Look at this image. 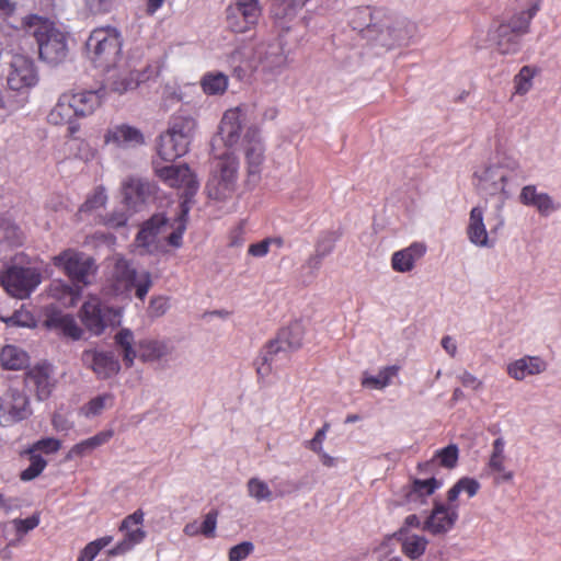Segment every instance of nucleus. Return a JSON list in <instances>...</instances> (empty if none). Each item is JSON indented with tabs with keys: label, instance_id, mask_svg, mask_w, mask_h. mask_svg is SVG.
Returning a JSON list of instances; mask_svg holds the SVG:
<instances>
[{
	"label": "nucleus",
	"instance_id": "12",
	"mask_svg": "<svg viewBox=\"0 0 561 561\" xmlns=\"http://www.w3.org/2000/svg\"><path fill=\"white\" fill-rule=\"evenodd\" d=\"M239 161L236 157L227 154L217 163V172L208 183L209 196L224 201L232 196L237 188Z\"/></svg>",
	"mask_w": 561,
	"mask_h": 561
},
{
	"label": "nucleus",
	"instance_id": "19",
	"mask_svg": "<svg viewBox=\"0 0 561 561\" xmlns=\"http://www.w3.org/2000/svg\"><path fill=\"white\" fill-rule=\"evenodd\" d=\"M261 70L272 77L278 76L287 66V56L280 42L262 43L255 49Z\"/></svg>",
	"mask_w": 561,
	"mask_h": 561
},
{
	"label": "nucleus",
	"instance_id": "35",
	"mask_svg": "<svg viewBox=\"0 0 561 561\" xmlns=\"http://www.w3.org/2000/svg\"><path fill=\"white\" fill-rule=\"evenodd\" d=\"M397 539L401 543L402 553L411 560L421 558L428 545L425 536L412 534L407 529H399Z\"/></svg>",
	"mask_w": 561,
	"mask_h": 561
},
{
	"label": "nucleus",
	"instance_id": "58",
	"mask_svg": "<svg viewBox=\"0 0 561 561\" xmlns=\"http://www.w3.org/2000/svg\"><path fill=\"white\" fill-rule=\"evenodd\" d=\"M217 526V512L210 511L206 514L199 531L207 538H213L215 536V530Z\"/></svg>",
	"mask_w": 561,
	"mask_h": 561
},
{
	"label": "nucleus",
	"instance_id": "55",
	"mask_svg": "<svg viewBox=\"0 0 561 561\" xmlns=\"http://www.w3.org/2000/svg\"><path fill=\"white\" fill-rule=\"evenodd\" d=\"M130 213L125 209H114L110 216H107V228L125 229L129 220Z\"/></svg>",
	"mask_w": 561,
	"mask_h": 561
},
{
	"label": "nucleus",
	"instance_id": "49",
	"mask_svg": "<svg viewBox=\"0 0 561 561\" xmlns=\"http://www.w3.org/2000/svg\"><path fill=\"white\" fill-rule=\"evenodd\" d=\"M46 466L47 461L41 455L30 453V466L21 472V480L31 481L35 479L43 472Z\"/></svg>",
	"mask_w": 561,
	"mask_h": 561
},
{
	"label": "nucleus",
	"instance_id": "28",
	"mask_svg": "<svg viewBox=\"0 0 561 561\" xmlns=\"http://www.w3.org/2000/svg\"><path fill=\"white\" fill-rule=\"evenodd\" d=\"M26 386L34 390L38 400L47 399L53 390L49 367L47 365H36L25 375Z\"/></svg>",
	"mask_w": 561,
	"mask_h": 561
},
{
	"label": "nucleus",
	"instance_id": "44",
	"mask_svg": "<svg viewBox=\"0 0 561 561\" xmlns=\"http://www.w3.org/2000/svg\"><path fill=\"white\" fill-rule=\"evenodd\" d=\"M105 442V433L100 432L93 437L84 439L73 445L67 454V459H73L77 457H84L90 455L95 448L103 445Z\"/></svg>",
	"mask_w": 561,
	"mask_h": 561
},
{
	"label": "nucleus",
	"instance_id": "41",
	"mask_svg": "<svg viewBox=\"0 0 561 561\" xmlns=\"http://www.w3.org/2000/svg\"><path fill=\"white\" fill-rule=\"evenodd\" d=\"M114 141L119 146H130L142 144V134L130 126H117L115 130L107 131V144Z\"/></svg>",
	"mask_w": 561,
	"mask_h": 561
},
{
	"label": "nucleus",
	"instance_id": "36",
	"mask_svg": "<svg viewBox=\"0 0 561 561\" xmlns=\"http://www.w3.org/2000/svg\"><path fill=\"white\" fill-rule=\"evenodd\" d=\"M69 98L73 104L78 117L87 116L94 113L102 104L103 90L82 91L78 93H69Z\"/></svg>",
	"mask_w": 561,
	"mask_h": 561
},
{
	"label": "nucleus",
	"instance_id": "47",
	"mask_svg": "<svg viewBox=\"0 0 561 561\" xmlns=\"http://www.w3.org/2000/svg\"><path fill=\"white\" fill-rule=\"evenodd\" d=\"M82 362L91 368L99 378L105 377V353L96 350H87L82 353Z\"/></svg>",
	"mask_w": 561,
	"mask_h": 561
},
{
	"label": "nucleus",
	"instance_id": "26",
	"mask_svg": "<svg viewBox=\"0 0 561 561\" xmlns=\"http://www.w3.org/2000/svg\"><path fill=\"white\" fill-rule=\"evenodd\" d=\"M547 369V363L540 356L526 355L507 365V374L515 380H524L528 376L539 375Z\"/></svg>",
	"mask_w": 561,
	"mask_h": 561
},
{
	"label": "nucleus",
	"instance_id": "48",
	"mask_svg": "<svg viewBox=\"0 0 561 561\" xmlns=\"http://www.w3.org/2000/svg\"><path fill=\"white\" fill-rule=\"evenodd\" d=\"M433 458L435 459V462L437 461L442 467L453 469L456 467L459 458L458 446L449 444L448 446L436 450Z\"/></svg>",
	"mask_w": 561,
	"mask_h": 561
},
{
	"label": "nucleus",
	"instance_id": "34",
	"mask_svg": "<svg viewBox=\"0 0 561 561\" xmlns=\"http://www.w3.org/2000/svg\"><path fill=\"white\" fill-rule=\"evenodd\" d=\"M44 324L48 329L58 330L64 336L72 340L81 339L82 330L71 314L51 311L47 314Z\"/></svg>",
	"mask_w": 561,
	"mask_h": 561
},
{
	"label": "nucleus",
	"instance_id": "18",
	"mask_svg": "<svg viewBox=\"0 0 561 561\" xmlns=\"http://www.w3.org/2000/svg\"><path fill=\"white\" fill-rule=\"evenodd\" d=\"M158 186L148 179L130 176L122 183L123 203L133 211L154 198Z\"/></svg>",
	"mask_w": 561,
	"mask_h": 561
},
{
	"label": "nucleus",
	"instance_id": "64",
	"mask_svg": "<svg viewBox=\"0 0 561 561\" xmlns=\"http://www.w3.org/2000/svg\"><path fill=\"white\" fill-rule=\"evenodd\" d=\"M123 317V308H112L107 306V327H119Z\"/></svg>",
	"mask_w": 561,
	"mask_h": 561
},
{
	"label": "nucleus",
	"instance_id": "50",
	"mask_svg": "<svg viewBox=\"0 0 561 561\" xmlns=\"http://www.w3.org/2000/svg\"><path fill=\"white\" fill-rule=\"evenodd\" d=\"M0 319L9 327L31 328L35 325L33 314L23 308L15 310L10 317H1Z\"/></svg>",
	"mask_w": 561,
	"mask_h": 561
},
{
	"label": "nucleus",
	"instance_id": "42",
	"mask_svg": "<svg viewBox=\"0 0 561 561\" xmlns=\"http://www.w3.org/2000/svg\"><path fill=\"white\" fill-rule=\"evenodd\" d=\"M400 367L397 365L381 368L376 376L365 374L362 386L366 388L383 389L391 385L392 378L399 374Z\"/></svg>",
	"mask_w": 561,
	"mask_h": 561
},
{
	"label": "nucleus",
	"instance_id": "14",
	"mask_svg": "<svg viewBox=\"0 0 561 561\" xmlns=\"http://www.w3.org/2000/svg\"><path fill=\"white\" fill-rule=\"evenodd\" d=\"M144 512L137 510L123 519L121 530L125 531L124 538L114 547L107 549L108 556L125 554L144 541L146 531L140 527L144 523Z\"/></svg>",
	"mask_w": 561,
	"mask_h": 561
},
{
	"label": "nucleus",
	"instance_id": "56",
	"mask_svg": "<svg viewBox=\"0 0 561 561\" xmlns=\"http://www.w3.org/2000/svg\"><path fill=\"white\" fill-rule=\"evenodd\" d=\"M61 447V443L57 438L47 437L39 439L36 442L33 447L30 449V453H35L36 450L43 451L45 454H54L57 453Z\"/></svg>",
	"mask_w": 561,
	"mask_h": 561
},
{
	"label": "nucleus",
	"instance_id": "4",
	"mask_svg": "<svg viewBox=\"0 0 561 561\" xmlns=\"http://www.w3.org/2000/svg\"><path fill=\"white\" fill-rule=\"evenodd\" d=\"M122 47L123 37L121 32L117 28L107 25V54L112 51L114 55L112 65L107 64V72L111 68L121 70L124 73L128 72L127 76L113 80L112 82V90L119 94L135 90L141 83L157 78L161 72L160 61L148 64L144 70L133 72L130 70L131 65L123 55Z\"/></svg>",
	"mask_w": 561,
	"mask_h": 561
},
{
	"label": "nucleus",
	"instance_id": "17",
	"mask_svg": "<svg viewBox=\"0 0 561 561\" xmlns=\"http://www.w3.org/2000/svg\"><path fill=\"white\" fill-rule=\"evenodd\" d=\"M156 174L170 187H183L185 190V197L183 201H187L190 206L191 197L196 193L198 183L188 168L187 164H170L165 167L156 165Z\"/></svg>",
	"mask_w": 561,
	"mask_h": 561
},
{
	"label": "nucleus",
	"instance_id": "6",
	"mask_svg": "<svg viewBox=\"0 0 561 561\" xmlns=\"http://www.w3.org/2000/svg\"><path fill=\"white\" fill-rule=\"evenodd\" d=\"M22 25L26 33L35 37L43 60L58 64L67 57V37L48 19L30 14L23 19Z\"/></svg>",
	"mask_w": 561,
	"mask_h": 561
},
{
	"label": "nucleus",
	"instance_id": "20",
	"mask_svg": "<svg viewBox=\"0 0 561 561\" xmlns=\"http://www.w3.org/2000/svg\"><path fill=\"white\" fill-rule=\"evenodd\" d=\"M458 519L457 505L435 502L431 514L423 523V530L434 536L450 531Z\"/></svg>",
	"mask_w": 561,
	"mask_h": 561
},
{
	"label": "nucleus",
	"instance_id": "57",
	"mask_svg": "<svg viewBox=\"0 0 561 561\" xmlns=\"http://www.w3.org/2000/svg\"><path fill=\"white\" fill-rule=\"evenodd\" d=\"M105 398L103 396H98L90 400L84 407L81 408V412L87 416H95L100 414L104 408Z\"/></svg>",
	"mask_w": 561,
	"mask_h": 561
},
{
	"label": "nucleus",
	"instance_id": "60",
	"mask_svg": "<svg viewBox=\"0 0 561 561\" xmlns=\"http://www.w3.org/2000/svg\"><path fill=\"white\" fill-rule=\"evenodd\" d=\"M169 309L168 299L164 297H154L150 300L148 311L152 317H161Z\"/></svg>",
	"mask_w": 561,
	"mask_h": 561
},
{
	"label": "nucleus",
	"instance_id": "16",
	"mask_svg": "<svg viewBox=\"0 0 561 561\" xmlns=\"http://www.w3.org/2000/svg\"><path fill=\"white\" fill-rule=\"evenodd\" d=\"M37 80L33 59L21 54L13 55L7 78L8 87L13 91H22L34 87Z\"/></svg>",
	"mask_w": 561,
	"mask_h": 561
},
{
	"label": "nucleus",
	"instance_id": "23",
	"mask_svg": "<svg viewBox=\"0 0 561 561\" xmlns=\"http://www.w3.org/2000/svg\"><path fill=\"white\" fill-rule=\"evenodd\" d=\"M78 117L73 104L69 98V93L59 96L55 106L50 110L47 121L53 125H68L67 131L69 136H75L79 130V125L73 121Z\"/></svg>",
	"mask_w": 561,
	"mask_h": 561
},
{
	"label": "nucleus",
	"instance_id": "46",
	"mask_svg": "<svg viewBox=\"0 0 561 561\" xmlns=\"http://www.w3.org/2000/svg\"><path fill=\"white\" fill-rule=\"evenodd\" d=\"M248 495L257 502L272 501L273 492L268 484L260 478L253 477L247 482Z\"/></svg>",
	"mask_w": 561,
	"mask_h": 561
},
{
	"label": "nucleus",
	"instance_id": "43",
	"mask_svg": "<svg viewBox=\"0 0 561 561\" xmlns=\"http://www.w3.org/2000/svg\"><path fill=\"white\" fill-rule=\"evenodd\" d=\"M0 240L5 241L11 247L21 245L23 241L22 231L8 214L0 215Z\"/></svg>",
	"mask_w": 561,
	"mask_h": 561
},
{
	"label": "nucleus",
	"instance_id": "62",
	"mask_svg": "<svg viewBox=\"0 0 561 561\" xmlns=\"http://www.w3.org/2000/svg\"><path fill=\"white\" fill-rule=\"evenodd\" d=\"M268 251L270 241L267 240V238L260 242L252 243L248 249V253L255 257H263L268 253Z\"/></svg>",
	"mask_w": 561,
	"mask_h": 561
},
{
	"label": "nucleus",
	"instance_id": "63",
	"mask_svg": "<svg viewBox=\"0 0 561 561\" xmlns=\"http://www.w3.org/2000/svg\"><path fill=\"white\" fill-rule=\"evenodd\" d=\"M458 378L463 387L470 388L472 390H479L483 385L479 378L469 371H463L461 375H459Z\"/></svg>",
	"mask_w": 561,
	"mask_h": 561
},
{
	"label": "nucleus",
	"instance_id": "45",
	"mask_svg": "<svg viewBox=\"0 0 561 561\" xmlns=\"http://www.w3.org/2000/svg\"><path fill=\"white\" fill-rule=\"evenodd\" d=\"M538 68L534 66H524L514 77L515 94L525 95L533 88V80L538 73Z\"/></svg>",
	"mask_w": 561,
	"mask_h": 561
},
{
	"label": "nucleus",
	"instance_id": "32",
	"mask_svg": "<svg viewBox=\"0 0 561 561\" xmlns=\"http://www.w3.org/2000/svg\"><path fill=\"white\" fill-rule=\"evenodd\" d=\"M113 344L115 352L122 356L125 367L130 368L137 357L134 332L130 329L121 328L113 335Z\"/></svg>",
	"mask_w": 561,
	"mask_h": 561
},
{
	"label": "nucleus",
	"instance_id": "8",
	"mask_svg": "<svg viewBox=\"0 0 561 561\" xmlns=\"http://www.w3.org/2000/svg\"><path fill=\"white\" fill-rule=\"evenodd\" d=\"M152 286L151 274L147 271L137 273L133 263L127 259L119 256L115 260L107 295L121 296L124 300L131 299V291L135 289V296L144 301Z\"/></svg>",
	"mask_w": 561,
	"mask_h": 561
},
{
	"label": "nucleus",
	"instance_id": "31",
	"mask_svg": "<svg viewBox=\"0 0 561 561\" xmlns=\"http://www.w3.org/2000/svg\"><path fill=\"white\" fill-rule=\"evenodd\" d=\"M505 440L503 437H497L492 444V453L488 462L490 471L496 473V483L508 482L514 477L512 471L505 469Z\"/></svg>",
	"mask_w": 561,
	"mask_h": 561
},
{
	"label": "nucleus",
	"instance_id": "37",
	"mask_svg": "<svg viewBox=\"0 0 561 561\" xmlns=\"http://www.w3.org/2000/svg\"><path fill=\"white\" fill-rule=\"evenodd\" d=\"M140 358L144 362H157L169 356L173 345L167 340L145 339L138 343Z\"/></svg>",
	"mask_w": 561,
	"mask_h": 561
},
{
	"label": "nucleus",
	"instance_id": "39",
	"mask_svg": "<svg viewBox=\"0 0 561 561\" xmlns=\"http://www.w3.org/2000/svg\"><path fill=\"white\" fill-rule=\"evenodd\" d=\"M0 364L5 370H21L28 365V355L15 345H4L0 352Z\"/></svg>",
	"mask_w": 561,
	"mask_h": 561
},
{
	"label": "nucleus",
	"instance_id": "51",
	"mask_svg": "<svg viewBox=\"0 0 561 561\" xmlns=\"http://www.w3.org/2000/svg\"><path fill=\"white\" fill-rule=\"evenodd\" d=\"M336 240L337 237L334 232L322 233L317 241L314 252L318 253V256H328L333 252Z\"/></svg>",
	"mask_w": 561,
	"mask_h": 561
},
{
	"label": "nucleus",
	"instance_id": "1",
	"mask_svg": "<svg viewBox=\"0 0 561 561\" xmlns=\"http://www.w3.org/2000/svg\"><path fill=\"white\" fill-rule=\"evenodd\" d=\"M525 178L519 161L511 156H497L474 171L473 184L477 191L484 196L500 197L496 215L488 219L491 233H496L504 226L502 207Z\"/></svg>",
	"mask_w": 561,
	"mask_h": 561
},
{
	"label": "nucleus",
	"instance_id": "13",
	"mask_svg": "<svg viewBox=\"0 0 561 561\" xmlns=\"http://www.w3.org/2000/svg\"><path fill=\"white\" fill-rule=\"evenodd\" d=\"M243 151L247 164V185L255 187L261 181L263 164L265 161V147L259 129L250 128L244 135Z\"/></svg>",
	"mask_w": 561,
	"mask_h": 561
},
{
	"label": "nucleus",
	"instance_id": "10",
	"mask_svg": "<svg viewBox=\"0 0 561 561\" xmlns=\"http://www.w3.org/2000/svg\"><path fill=\"white\" fill-rule=\"evenodd\" d=\"M263 8L260 0H232L226 8V24L229 31L243 34L253 30Z\"/></svg>",
	"mask_w": 561,
	"mask_h": 561
},
{
	"label": "nucleus",
	"instance_id": "25",
	"mask_svg": "<svg viewBox=\"0 0 561 561\" xmlns=\"http://www.w3.org/2000/svg\"><path fill=\"white\" fill-rule=\"evenodd\" d=\"M426 245L423 242H413L409 247L396 251L391 256V267L399 273H407L414 268L416 261L426 253Z\"/></svg>",
	"mask_w": 561,
	"mask_h": 561
},
{
	"label": "nucleus",
	"instance_id": "29",
	"mask_svg": "<svg viewBox=\"0 0 561 561\" xmlns=\"http://www.w3.org/2000/svg\"><path fill=\"white\" fill-rule=\"evenodd\" d=\"M469 241L479 248H491L493 242L489 240V232L484 224V211L477 206L470 210L469 222L467 227Z\"/></svg>",
	"mask_w": 561,
	"mask_h": 561
},
{
	"label": "nucleus",
	"instance_id": "5",
	"mask_svg": "<svg viewBox=\"0 0 561 561\" xmlns=\"http://www.w3.org/2000/svg\"><path fill=\"white\" fill-rule=\"evenodd\" d=\"M540 2L541 0H533L527 10L514 14L490 31V39L499 54L515 55L520 50L522 39L529 32L530 22L539 11Z\"/></svg>",
	"mask_w": 561,
	"mask_h": 561
},
{
	"label": "nucleus",
	"instance_id": "40",
	"mask_svg": "<svg viewBox=\"0 0 561 561\" xmlns=\"http://www.w3.org/2000/svg\"><path fill=\"white\" fill-rule=\"evenodd\" d=\"M229 79L220 71H209L201 79V87L207 95H221L228 89Z\"/></svg>",
	"mask_w": 561,
	"mask_h": 561
},
{
	"label": "nucleus",
	"instance_id": "54",
	"mask_svg": "<svg viewBox=\"0 0 561 561\" xmlns=\"http://www.w3.org/2000/svg\"><path fill=\"white\" fill-rule=\"evenodd\" d=\"M105 547V538H99L88 543L80 552L77 561H93L99 552Z\"/></svg>",
	"mask_w": 561,
	"mask_h": 561
},
{
	"label": "nucleus",
	"instance_id": "30",
	"mask_svg": "<svg viewBox=\"0 0 561 561\" xmlns=\"http://www.w3.org/2000/svg\"><path fill=\"white\" fill-rule=\"evenodd\" d=\"M242 113L240 108L228 110L219 125V136L227 147L234 146L239 139L242 129Z\"/></svg>",
	"mask_w": 561,
	"mask_h": 561
},
{
	"label": "nucleus",
	"instance_id": "7",
	"mask_svg": "<svg viewBox=\"0 0 561 561\" xmlns=\"http://www.w3.org/2000/svg\"><path fill=\"white\" fill-rule=\"evenodd\" d=\"M305 329L301 322L295 321L278 331L276 337L268 342L256 360V373L266 377L279 359H286L290 353L302 345Z\"/></svg>",
	"mask_w": 561,
	"mask_h": 561
},
{
	"label": "nucleus",
	"instance_id": "22",
	"mask_svg": "<svg viewBox=\"0 0 561 561\" xmlns=\"http://www.w3.org/2000/svg\"><path fill=\"white\" fill-rule=\"evenodd\" d=\"M105 192L102 186L95 188L89 195L77 213L79 221L90 226L103 225L105 222Z\"/></svg>",
	"mask_w": 561,
	"mask_h": 561
},
{
	"label": "nucleus",
	"instance_id": "38",
	"mask_svg": "<svg viewBox=\"0 0 561 561\" xmlns=\"http://www.w3.org/2000/svg\"><path fill=\"white\" fill-rule=\"evenodd\" d=\"M105 49V28L99 27L92 31L85 42V55L95 66H102L104 61L103 53Z\"/></svg>",
	"mask_w": 561,
	"mask_h": 561
},
{
	"label": "nucleus",
	"instance_id": "53",
	"mask_svg": "<svg viewBox=\"0 0 561 561\" xmlns=\"http://www.w3.org/2000/svg\"><path fill=\"white\" fill-rule=\"evenodd\" d=\"M12 524L15 528L16 535L19 537H23L28 531L33 530L34 528H36L38 526L39 517H38V515L34 514L24 519L15 518L12 520Z\"/></svg>",
	"mask_w": 561,
	"mask_h": 561
},
{
	"label": "nucleus",
	"instance_id": "9",
	"mask_svg": "<svg viewBox=\"0 0 561 561\" xmlns=\"http://www.w3.org/2000/svg\"><path fill=\"white\" fill-rule=\"evenodd\" d=\"M196 127L195 119L185 114L171 117L168 130L159 138L158 154L163 161L172 162L187 151Z\"/></svg>",
	"mask_w": 561,
	"mask_h": 561
},
{
	"label": "nucleus",
	"instance_id": "15",
	"mask_svg": "<svg viewBox=\"0 0 561 561\" xmlns=\"http://www.w3.org/2000/svg\"><path fill=\"white\" fill-rule=\"evenodd\" d=\"M54 265L64 272L75 282L87 284L88 276L93 273L94 261L84 254L68 249L54 256Z\"/></svg>",
	"mask_w": 561,
	"mask_h": 561
},
{
	"label": "nucleus",
	"instance_id": "24",
	"mask_svg": "<svg viewBox=\"0 0 561 561\" xmlns=\"http://www.w3.org/2000/svg\"><path fill=\"white\" fill-rule=\"evenodd\" d=\"M81 320L85 328L99 335L105 329L103 302L99 297L91 296L81 308Z\"/></svg>",
	"mask_w": 561,
	"mask_h": 561
},
{
	"label": "nucleus",
	"instance_id": "61",
	"mask_svg": "<svg viewBox=\"0 0 561 561\" xmlns=\"http://www.w3.org/2000/svg\"><path fill=\"white\" fill-rule=\"evenodd\" d=\"M458 486H460L461 492L467 493L469 497H473L480 490V483L476 479L469 477L459 479Z\"/></svg>",
	"mask_w": 561,
	"mask_h": 561
},
{
	"label": "nucleus",
	"instance_id": "2",
	"mask_svg": "<svg viewBox=\"0 0 561 561\" xmlns=\"http://www.w3.org/2000/svg\"><path fill=\"white\" fill-rule=\"evenodd\" d=\"M348 23L363 38L388 49L410 37L408 21L383 7L355 8L350 12Z\"/></svg>",
	"mask_w": 561,
	"mask_h": 561
},
{
	"label": "nucleus",
	"instance_id": "52",
	"mask_svg": "<svg viewBox=\"0 0 561 561\" xmlns=\"http://www.w3.org/2000/svg\"><path fill=\"white\" fill-rule=\"evenodd\" d=\"M254 551V545L251 541H243L230 548L229 561H243Z\"/></svg>",
	"mask_w": 561,
	"mask_h": 561
},
{
	"label": "nucleus",
	"instance_id": "27",
	"mask_svg": "<svg viewBox=\"0 0 561 561\" xmlns=\"http://www.w3.org/2000/svg\"><path fill=\"white\" fill-rule=\"evenodd\" d=\"M519 202L529 207H534L541 216H549L558 209V205L547 193L538 192L535 185H526L519 194Z\"/></svg>",
	"mask_w": 561,
	"mask_h": 561
},
{
	"label": "nucleus",
	"instance_id": "11",
	"mask_svg": "<svg viewBox=\"0 0 561 561\" xmlns=\"http://www.w3.org/2000/svg\"><path fill=\"white\" fill-rule=\"evenodd\" d=\"M42 274L35 267L11 266L0 274V284L11 296L25 299L41 284Z\"/></svg>",
	"mask_w": 561,
	"mask_h": 561
},
{
	"label": "nucleus",
	"instance_id": "59",
	"mask_svg": "<svg viewBox=\"0 0 561 561\" xmlns=\"http://www.w3.org/2000/svg\"><path fill=\"white\" fill-rule=\"evenodd\" d=\"M328 430H329V424L325 423L321 428H319L316 432L313 438L307 443V447L310 450L314 451L316 454L322 453L323 451L322 444H323V440L325 439Z\"/></svg>",
	"mask_w": 561,
	"mask_h": 561
},
{
	"label": "nucleus",
	"instance_id": "21",
	"mask_svg": "<svg viewBox=\"0 0 561 561\" xmlns=\"http://www.w3.org/2000/svg\"><path fill=\"white\" fill-rule=\"evenodd\" d=\"M8 397L9 401L0 403V424L3 426L24 420L30 414L28 399L24 393L10 390Z\"/></svg>",
	"mask_w": 561,
	"mask_h": 561
},
{
	"label": "nucleus",
	"instance_id": "3",
	"mask_svg": "<svg viewBox=\"0 0 561 561\" xmlns=\"http://www.w3.org/2000/svg\"><path fill=\"white\" fill-rule=\"evenodd\" d=\"M180 208V214L172 221L164 214H154L141 224L134 240V245L139 255L158 253L160 249L159 238L169 229H172V231L167 237V242L173 248L182 247L191 206L187 205V201H182Z\"/></svg>",
	"mask_w": 561,
	"mask_h": 561
},
{
	"label": "nucleus",
	"instance_id": "33",
	"mask_svg": "<svg viewBox=\"0 0 561 561\" xmlns=\"http://www.w3.org/2000/svg\"><path fill=\"white\" fill-rule=\"evenodd\" d=\"M443 485V482L435 477L428 479H413L412 483L404 488V502L423 503L424 499L432 495Z\"/></svg>",
	"mask_w": 561,
	"mask_h": 561
}]
</instances>
